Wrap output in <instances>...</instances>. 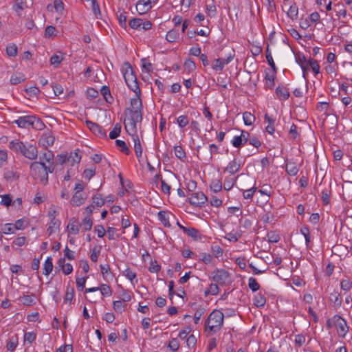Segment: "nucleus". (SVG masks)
Listing matches in <instances>:
<instances>
[{
    "mask_svg": "<svg viewBox=\"0 0 352 352\" xmlns=\"http://www.w3.org/2000/svg\"><path fill=\"white\" fill-rule=\"evenodd\" d=\"M309 65L315 74H318L319 73L320 65L317 60L310 58L309 60Z\"/></svg>",
    "mask_w": 352,
    "mask_h": 352,
    "instance_id": "nucleus-51",
    "label": "nucleus"
},
{
    "mask_svg": "<svg viewBox=\"0 0 352 352\" xmlns=\"http://www.w3.org/2000/svg\"><path fill=\"white\" fill-rule=\"evenodd\" d=\"M329 300L338 307L342 305V300L340 294L338 292L331 293L329 296Z\"/></svg>",
    "mask_w": 352,
    "mask_h": 352,
    "instance_id": "nucleus-26",
    "label": "nucleus"
},
{
    "mask_svg": "<svg viewBox=\"0 0 352 352\" xmlns=\"http://www.w3.org/2000/svg\"><path fill=\"white\" fill-rule=\"evenodd\" d=\"M123 275L125 276L131 282H133V279L136 278V273L133 272L129 267H127L123 272Z\"/></svg>",
    "mask_w": 352,
    "mask_h": 352,
    "instance_id": "nucleus-54",
    "label": "nucleus"
},
{
    "mask_svg": "<svg viewBox=\"0 0 352 352\" xmlns=\"http://www.w3.org/2000/svg\"><path fill=\"white\" fill-rule=\"evenodd\" d=\"M266 59H267V61L268 64L272 68L273 71L274 72H276V65L274 64L273 58H272V56L271 55V53L269 52L268 47H267V50H266Z\"/></svg>",
    "mask_w": 352,
    "mask_h": 352,
    "instance_id": "nucleus-53",
    "label": "nucleus"
},
{
    "mask_svg": "<svg viewBox=\"0 0 352 352\" xmlns=\"http://www.w3.org/2000/svg\"><path fill=\"white\" fill-rule=\"evenodd\" d=\"M188 199L190 205L197 207H202L208 201V197L203 192L192 193Z\"/></svg>",
    "mask_w": 352,
    "mask_h": 352,
    "instance_id": "nucleus-6",
    "label": "nucleus"
},
{
    "mask_svg": "<svg viewBox=\"0 0 352 352\" xmlns=\"http://www.w3.org/2000/svg\"><path fill=\"white\" fill-rule=\"evenodd\" d=\"M334 320L339 336L344 338L349 331V327L346 324V322L342 317L338 315L334 316Z\"/></svg>",
    "mask_w": 352,
    "mask_h": 352,
    "instance_id": "nucleus-7",
    "label": "nucleus"
},
{
    "mask_svg": "<svg viewBox=\"0 0 352 352\" xmlns=\"http://www.w3.org/2000/svg\"><path fill=\"white\" fill-rule=\"evenodd\" d=\"M352 283L349 279L342 280L340 286L342 290L349 291L351 288Z\"/></svg>",
    "mask_w": 352,
    "mask_h": 352,
    "instance_id": "nucleus-64",
    "label": "nucleus"
},
{
    "mask_svg": "<svg viewBox=\"0 0 352 352\" xmlns=\"http://www.w3.org/2000/svg\"><path fill=\"white\" fill-rule=\"evenodd\" d=\"M287 16L292 19V20H296L298 19V8L296 6V3H294L289 8L288 12H287Z\"/></svg>",
    "mask_w": 352,
    "mask_h": 352,
    "instance_id": "nucleus-19",
    "label": "nucleus"
},
{
    "mask_svg": "<svg viewBox=\"0 0 352 352\" xmlns=\"http://www.w3.org/2000/svg\"><path fill=\"white\" fill-rule=\"evenodd\" d=\"M212 280L216 282L218 284L223 285L225 284L229 277L230 274L228 271L221 269V270H217L212 272Z\"/></svg>",
    "mask_w": 352,
    "mask_h": 352,
    "instance_id": "nucleus-8",
    "label": "nucleus"
},
{
    "mask_svg": "<svg viewBox=\"0 0 352 352\" xmlns=\"http://www.w3.org/2000/svg\"><path fill=\"white\" fill-rule=\"evenodd\" d=\"M168 348L173 352H176L179 347V343L177 338H172L168 343Z\"/></svg>",
    "mask_w": 352,
    "mask_h": 352,
    "instance_id": "nucleus-46",
    "label": "nucleus"
},
{
    "mask_svg": "<svg viewBox=\"0 0 352 352\" xmlns=\"http://www.w3.org/2000/svg\"><path fill=\"white\" fill-rule=\"evenodd\" d=\"M54 140H55V138L54 136H52L50 134L49 135L45 134V139H44V142L43 143V145L45 146V147L52 146L54 144Z\"/></svg>",
    "mask_w": 352,
    "mask_h": 352,
    "instance_id": "nucleus-59",
    "label": "nucleus"
},
{
    "mask_svg": "<svg viewBox=\"0 0 352 352\" xmlns=\"http://www.w3.org/2000/svg\"><path fill=\"white\" fill-rule=\"evenodd\" d=\"M331 190L329 189H324L322 192L321 199L323 201L324 205H327L330 201Z\"/></svg>",
    "mask_w": 352,
    "mask_h": 352,
    "instance_id": "nucleus-50",
    "label": "nucleus"
},
{
    "mask_svg": "<svg viewBox=\"0 0 352 352\" xmlns=\"http://www.w3.org/2000/svg\"><path fill=\"white\" fill-rule=\"evenodd\" d=\"M1 204L6 206H10L12 203V197L10 195H1Z\"/></svg>",
    "mask_w": 352,
    "mask_h": 352,
    "instance_id": "nucleus-61",
    "label": "nucleus"
},
{
    "mask_svg": "<svg viewBox=\"0 0 352 352\" xmlns=\"http://www.w3.org/2000/svg\"><path fill=\"white\" fill-rule=\"evenodd\" d=\"M241 163L234 158L232 161L229 162L228 166L224 169V172H228L231 175L237 173L241 168Z\"/></svg>",
    "mask_w": 352,
    "mask_h": 352,
    "instance_id": "nucleus-13",
    "label": "nucleus"
},
{
    "mask_svg": "<svg viewBox=\"0 0 352 352\" xmlns=\"http://www.w3.org/2000/svg\"><path fill=\"white\" fill-rule=\"evenodd\" d=\"M177 124L179 127L184 128L189 123L188 118L186 116H180L177 119Z\"/></svg>",
    "mask_w": 352,
    "mask_h": 352,
    "instance_id": "nucleus-48",
    "label": "nucleus"
},
{
    "mask_svg": "<svg viewBox=\"0 0 352 352\" xmlns=\"http://www.w3.org/2000/svg\"><path fill=\"white\" fill-rule=\"evenodd\" d=\"M245 143V142L240 135L235 136L232 141V145L236 148H240Z\"/></svg>",
    "mask_w": 352,
    "mask_h": 352,
    "instance_id": "nucleus-58",
    "label": "nucleus"
},
{
    "mask_svg": "<svg viewBox=\"0 0 352 352\" xmlns=\"http://www.w3.org/2000/svg\"><path fill=\"white\" fill-rule=\"evenodd\" d=\"M218 150H219V148L216 144H210L209 151L206 150V151H203L201 152L202 160H205L207 162H211L212 160V153H217Z\"/></svg>",
    "mask_w": 352,
    "mask_h": 352,
    "instance_id": "nucleus-12",
    "label": "nucleus"
},
{
    "mask_svg": "<svg viewBox=\"0 0 352 352\" xmlns=\"http://www.w3.org/2000/svg\"><path fill=\"white\" fill-rule=\"evenodd\" d=\"M142 19L134 18L129 21V25L131 28L137 30L142 25Z\"/></svg>",
    "mask_w": 352,
    "mask_h": 352,
    "instance_id": "nucleus-45",
    "label": "nucleus"
},
{
    "mask_svg": "<svg viewBox=\"0 0 352 352\" xmlns=\"http://www.w3.org/2000/svg\"><path fill=\"white\" fill-rule=\"evenodd\" d=\"M19 177V173L13 170H8L4 173V178L9 182L18 180Z\"/></svg>",
    "mask_w": 352,
    "mask_h": 352,
    "instance_id": "nucleus-16",
    "label": "nucleus"
},
{
    "mask_svg": "<svg viewBox=\"0 0 352 352\" xmlns=\"http://www.w3.org/2000/svg\"><path fill=\"white\" fill-rule=\"evenodd\" d=\"M182 230L189 236L196 240L198 237L199 231L193 228H182Z\"/></svg>",
    "mask_w": 352,
    "mask_h": 352,
    "instance_id": "nucleus-32",
    "label": "nucleus"
},
{
    "mask_svg": "<svg viewBox=\"0 0 352 352\" xmlns=\"http://www.w3.org/2000/svg\"><path fill=\"white\" fill-rule=\"evenodd\" d=\"M36 336L34 332H27L24 334V342L32 344L36 340Z\"/></svg>",
    "mask_w": 352,
    "mask_h": 352,
    "instance_id": "nucleus-57",
    "label": "nucleus"
},
{
    "mask_svg": "<svg viewBox=\"0 0 352 352\" xmlns=\"http://www.w3.org/2000/svg\"><path fill=\"white\" fill-rule=\"evenodd\" d=\"M174 151L175 156L181 160H183L186 158V152L184 151V148L181 146H175L174 147Z\"/></svg>",
    "mask_w": 352,
    "mask_h": 352,
    "instance_id": "nucleus-34",
    "label": "nucleus"
},
{
    "mask_svg": "<svg viewBox=\"0 0 352 352\" xmlns=\"http://www.w3.org/2000/svg\"><path fill=\"white\" fill-rule=\"evenodd\" d=\"M219 287L217 285V284L216 283H211L210 285H209V288L208 290L205 291V296H207L209 294H211V295H217L219 292Z\"/></svg>",
    "mask_w": 352,
    "mask_h": 352,
    "instance_id": "nucleus-38",
    "label": "nucleus"
},
{
    "mask_svg": "<svg viewBox=\"0 0 352 352\" xmlns=\"http://www.w3.org/2000/svg\"><path fill=\"white\" fill-rule=\"evenodd\" d=\"M123 76L128 87L135 94V96L130 100L131 107L126 108L125 111L130 113L131 109L137 111L142 109V102L140 98L141 90L140 89L137 76L129 63L125 62L123 65Z\"/></svg>",
    "mask_w": 352,
    "mask_h": 352,
    "instance_id": "nucleus-1",
    "label": "nucleus"
},
{
    "mask_svg": "<svg viewBox=\"0 0 352 352\" xmlns=\"http://www.w3.org/2000/svg\"><path fill=\"white\" fill-rule=\"evenodd\" d=\"M121 132V125L119 123L115 124L113 130L109 133L110 139H116L118 136H120Z\"/></svg>",
    "mask_w": 352,
    "mask_h": 352,
    "instance_id": "nucleus-33",
    "label": "nucleus"
},
{
    "mask_svg": "<svg viewBox=\"0 0 352 352\" xmlns=\"http://www.w3.org/2000/svg\"><path fill=\"white\" fill-rule=\"evenodd\" d=\"M116 144L118 147L120 148V151L122 153H125L126 155H129L130 153V150L124 141L117 140H116Z\"/></svg>",
    "mask_w": 352,
    "mask_h": 352,
    "instance_id": "nucleus-35",
    "label": "nucleus"
},
{
    "mask_svg": "<svg viewBox=\"0 0 352 352\" xmlns=\"http://www.w3.org/2000/svg\"><path fill=\"white\" fill-rule=\"evenodd\" d=\"M80 227V223L78 222V219L75 217H73L70 219L67 228L69 232L74 234H78L79 232Z\"/></svg>",
    "mask_w": 352,
    "mask_h": 352,
    "instance_id": "nucleus-14",
    "label": "nucleus"
},
{
    "mask_svg": "<svg viewBox=\"0 0 352 352\" xmlns=\"http://www.w3.org/2000/svg\"><path fill=\"white\" fill-rule=\"evenodd\" d=\"M69 160H67V163H69L70 166H74V164H78L81 160V155H80V150L77 149L74 152H72L69 155H67Z\"/></svg>",
    "mask_w": 352,
    "mask_h": 352,
    "instance_id": "nucleus-15",
    "label": "nucleus"
},
{
    "mask_svg": "<svg viewBox=\"0 0 352 352\" xmlns=\"http://www.w3.org/2000/svg\"><path fill=\"white\" fill-rule=\"evenodd\" d=\"M93 221L92 218L89 216H86L80 223V226H82L84 231L90 230L92 228Z\"/></svg>",
    "mask_w": 352,
    "mask_h": 352,
    "instance_id": "nucleus-21",
    "label": "nucleus"
},
{
    "mask_svg": "<svg viewBox=\"0 0 352 352\" xmlns=\"http://www.w3.org/2000/svg\"><path fill=\"white\" fill-rule=\"evenodd\" d=\"M142 121V113L141 111H137L131 109L130 113H128V117L124 122V125L127 133L133 138L134 144V151L135 155L140 161V158L142 155V148L140 140L137 135V124H141Z\"/></svg>",
    "mask_w": 352,
    "mask_h": 352,
    "instance_id": "nucleus-2",
    "label": "nucleus"
},
{
    "mask_svg": "<svg viewBox=\"0 0 352 352\" xmlns=\"http://www.w3.org/2000/svg\"><path fill=\"white\" fill-rule=\"evenodd\" d=\"M248 286L250 289L254 292L258 291L260 288V285L258 284L257 280L253 277L249 278Z\"/></svg>",
    "mask_w": 352,
    "mask_h": 352,
    "instance_id": "nucleus-40",
    "label": "nucleus"
},
{
    "mask_svg": "<svg viewBox=\"0 0 352 352\" xmlns=\"http://www.w3.org/2000/svg\"><path fill=\"white\" fill-rule=\"evenodd\" d=\"M210 187L213 192H218L222 189V184L219 179L214 180L212 182Z\"/></svg>",
    "mask_w": 352,
    "mask_h": 352,
    "instance_id": "nucleus-43",
    "label": "nucleus"
},
{
    "mask_svg": "<svg viewBox=\"0 0 352 352\" xmlns=\"http://www.w3.org/2000/svg\"><path fill=\"white\" fill-rule=\"evenodd\" d=\"M117 17L119 21L120 25L123 28H126V15L124 11H119L117 13Z\"/></svg>",
    "mask_w": 352,
    "mask_h": 352,
    "instance_id": "nucleus-29",
    "label": "nucleus"
},
{
    "mask_svg": "<svg viewBox=\"0 0 352 352\" xmlns=\"http://www.w3.org/2000/svg\"><path fill=\"white\" fill-rule=\"evenodd\" d=\"M297 129V126L295 124H292L289 131V138L294 140L298 137Z\"/></svg>",
    "mask_w": 352,
    "mask_h": 352,
    "instance_id": "nucleus-62",
    "label": "nucleus"
},
{
    "mask_svg": "<svg viewBox=\"0 0 352 352\" xmlns=\"http://www.w3.org/2000/svg\"><path fill=\"white\" fill-rule=\"evenodd\" d=\"M178 36H179L178 31L173 29L167 32V34L166 35V39L170 43H173L177 40Z\"/></svg>",
    "mask_w": 352,
    "mask_h": 352,
    "instance_id": "nucleus-25",
    "label": "nucleus"
},
{
    "mask_svg": "<svg viewBox=\"0 0 352 352\" xmlns=\"http://www.w3.org/2000/svg\"><path fill=\"white\" fill-rule=\"evenodd\" d=\"M34 116H25L19 118L14 122L16 123L19 127L29 128L32 126Z\"/></svg>",
    "mask_w": 352,
    "mask_h": 352,
    "instance_id": "nucleus-10",
    "label": "nucleus"
},
{
    "mask_svg": "<svg viewBox=\"0 0 352 352\" xmlns=\"http://www.w3.org/2000/svg\"><path fill=\"white\" fill-rule=\"evenodd\" d=\"M286 171L292 176L296 175L298 172V168L294 162H288L286 164Z\"/></svg>",
    "mask_w": 352,
    "mask_h": 352,
    "instance_id": "nucleus-23",
    "label": "nucleus"
},
{
    "mask_svg": "<svg viewBox=\"0 0 352 352\" xmlns=\"http://www.w3.org/2000/svg\"><path fill=\"white\" fill-rule=\"evenodd\" d=\"M92 202L94 206L100 207L104 204L105 200L102 197L101 195H96L92 197Z\"/></svg>",
    "mask_w": 352,
    "mask_h": 352,
    "instance_id": "nucleus-37",
    "label": "nucleus"
},
{
    "mask_svg": "<svg viewBox=\"0 0 352 352\" xmlns=\"http://www.w3.org/2000/svg\"><path fill=\"white\" fill-rule=\"evenodd\" d=\"M151 8V0H139L136 3V9L140 14L147 12Z\"/></svg>",
    "mask_w": 352,
    "mask_h": 352,
    "instance_id": "nucleus-11",
    "label": "nucleus"
},
{
    "mask_svg": "<svg viewBox=\"0 0 352 352\" xmlns=\"http://www.w3.org/2000/svg\"><path fill=\"white\" fill-rule=\"evenodd\" d=\"M100 93L108 103H111V101L109 99L113 100V97L111 95L109 87L103 86L100 89Z\"/></svg>",
    "mask_w": 352,
    "mask_h": 352,
    "instance_id": "nucleus-28",
    "label": "nucleus"
},
{
    "mask_svg": "<svg viewBox=\"0 0 352 352\" xmlns=\"http://www.w3.org/2000/svg\"><path fill=\"white\" fill-rule=\"evenodd\" d=\"M6 53L9 56H15L17 54V47L15 44H11L6 47Z\"/></svg>",
    "mask_w": 352,
    "mask_h": 352,
    "instance_id": "nucleus-52",
    "label": "nucleus"
},
{
    "mask_svg": "<svg viewBox=\"0 0 352 352\" xmlns=\"http://www.w3.org/2000/svg\"><path fill=\"white\" fill-rule=\"evenodd\" d=\"M32 127L36 130H42L44 129L45 124L40 118L34 116Z\"/></svg>",
    "mask_w": 352,
    "mask_h": 352,
    "instance_id": "nucleus-36",
    "label": "nucleus"
},
{
    "mask_svg": "<svg viewBox=\"0 0 352 352\" xmlns=\"http://www.w3.org/2000/svg\"><path fill=\"white\" fill-rule=\"evenodd\" d=\"M85 124L89 130L100 138H107V133L102 126L90 120H86Z\"/></svg>",
    "mask_w": 352,
    "mask_h": 352,
    "instance_id": "nucleus-9",
    "label": "nucleus"
},
{
    "mask_svg": "<svg viewBox=\"0 0 352 352\" xmlns=\"http://www.w3.org/2000/svg\"><path fill=\"white\" fill-rule=\"evenodd\" d=\"M52 270H53L52 258L51 257H47L44 263L43 274L45 275H49L52 272Z\"/></svg>",
    "mask_w": 352,
    "mask_h": 352,
    "instance_id": "nucleus-24",
    "label": "nucleus"
},
{
    "mask_svg": "<svg viewBox=\"0 0 352 352\" xmlns=\"http://www.w3.org/2000/svg\"><path fill=\"white\" fill-rule=\"evenodd\" d=\"M158 219L161 221L162 224L166 227H170V224L168 220V217L167 216V214L164 211H160L158 212Z\"/></svg>",
    "mask_w": 352,
    "mask_h": 352,
    "instance_id": "nucleus-31",
    "label": "nucleus"
},
{
    "mask_svg": "<svg viewBox=\"0 0 352 352\" xmlns=\"http://www.w3.org/2000/svg\"><path fill=\"white\" fill-rule=\"evenodd\" d=\"M116 229L113 227H109L107 230V236L109 240H113L120 236L119 234H115Z\"/></svg>",
    "mask_w": 352,
    "mask_h": 352,
    "instance_id": "nucleus-60",
    "label": "nucleus"
},
{
    "mask_svg": "<svg viewBox=\"0 0 352 352\" xmlns=\"http://www.w3.org/2000/svg\"><path fill=\"white\" fill-rule=\"evenodd\" d=\"M212 67L215 71H222L224 67L223 58L215 59Z\"/></svg>",
    "mask_w": 352,
    "mask_h": 352,
    "instance_id": "nucleus-41",
    "label": "nucleus"
},
{
    "mask_svg": "<svg viewBox=\"0 0 352 352\" xmlns=\"http://www.w3.org/2000/svg\"><path fill=\"white\" fill-rule=\"evenodd\" d=\"M72 204L73 206H79L85 202V198L81 193H75L72 198Z\"/></svg>",
    "mask_w": 352,
    "mask_h": 352,
    "instance_id": "nucleus-20",
    "label": "nucleus"
},
{
    "mask_svg": "<svg viewBox=\"0 0 352 352\" xmlns=\"http://www.w3.org/2000/svg\"><path fill=\"white\" fill-rule=\"evenodd\" d=\"M100 247L95 245L91 250L90 258L93 262H97L98 256L100 254Z\"/></svg>",
    "mask_w": 352,
    "mask_h": 352,
    "instance_id": "nucleus-39",
    "label": "nucleus"
},
{
    "mask_svg": "<svg viewBox=\"0 0 352 352\" xmlns=\"http://www.w3.org/2000/svg\"><path fill=\"white\" fill-rule=\"evenodd\" d=\"M74 296V289L73 287H67L66 289V293L65 296L64 300L65 302L69 301V302H72V299Z\"/></svg>",
    "mask_w": 352,
    "mask_h": 352,
    "instance_id": "nucleus-44",
    "label": "nucleus"
},
{
    "mask_svg": "<svg viewBox=\"0 0 352 352\" xmlns=\"http://www.w3.org/2000/svg\"><path fill=\"white\" fill-rule=\"evenodd\" d=\"M276 94L280 100H286L289 97V92L285 87L280 86L277 87L276 89Z\"/></svg>",
    "mask_w": 352,
    "mask_h": 352,
    "instance_id": "nucleus-17",
    "label": "nucleus"
},
{
    "mask_svg": "<svg viewBox=\"0 0 352 352\" xmlns=\"http://www.w3.org/2000/svg\"><path fill=\"white\" fill-rule=\"evenodd\" d=\"M54 160V154L51 151H48L43 153L41 156H40V161L43 162V160L46 161L47 162H50Z\"/></svg>",
    "mask_w": 352,
    "mask_h": 352,
    "instance_id": "nucleus-49",
    "label": "nucleus"
},
{
    "mask_svg": "<svg viewBox=\"0 0 352 352\" xmlns=\"http://www.w3.org/2000/svg\"><path fill=\"white\" fill-rule=\"evenodd\" d=\"M63 60V57H60V56H58L57 54H54L50 58V63H51V65H54L55 67H57Z\"/></svg>",
    "mask_w": 352,
    "mask_h": 352,
    "instance_id": "nucleus-56",
    "label": "nucleus"
},
{
    "mask_svg": "<svg viewBox=\"0 0 352 352\" xmlns=\"http://www.w3.org/2000/svg\"><path fill=\"white\" fill-rule=\"evenodd\" d=\"M266 303L265 296L261 293H258L254 297V305L257 307H263Z\"/></svg>",
    "mask_w": 352,
    "mask_h": 352,
    "instance_id": "nucleus-18",
    "label": "nucleus"
},
{
    "mask_svg": "<svg viewBox=\"0 0 352 352\" xmlns=\"http://www.w3.org/2000/svg\"><path fill=\"white\" fill-rule=\"evenodd\" d=\"M256 188L253 186L252 188L243 191V195L245 199H252L254 193L256 192Z\"/></svg>",
    "mask_w": 352,
    "mask_h": 352,
    "instance_id": "nucleus-63",
    "label": "nucleus"
},
{
    "mask_svg": "<svg viewBox=\"0 0 352 352\" xmlns=\"http://www.w3.org/2000/svg\"><path fill=\"white\" fill-rule=\"evenodd\" d=\"M184 66L188 69V72H192L196 69L195 62L190 58H188L185 60Z\"/></svg>",
    "mask_w": 352,
    "mask_h": 352,
    "instance_id": "nucleus-47",
    "label": "nucleus"
},
{
    "mask_svg": "<svg viewBox=\"0 0 352 352\" xmlns=\"http://www.w3.org/2000/svg\"><path fill=\"white\" fill-rule=\"evenodd\" d=\"M25 80V75L22 73L13 74L10 78V82L12 85H17Z\"/></svg>",
    "mask_w": 352,
    "mask_h": 352,
    "instance_id": "nucleus-22",
    "label": "nucleus"
},
{
    "mask_svg": "<svg viewBox=\"0 0 352 352\" xmlns=\"http://www.w3.org/2000/svg\"><path fill=\"white\" fill-rule=\"evenodd\" d=\"M300 232L305 236L306 244L308 245L309 243L310 242V233L309 228L306 226L302 227L300 229Z\"/></svg>",
    "mask_w": 352,
    "mask_h": 352,
    "instance_id": "nucleus-55",
    "label": "nucleus"
},
{
    "mask_svg": "<svg viewBox=\"0 0 352 352\" xmlns=\"http://www.w3.org/2000/svg\"><path fill=\"white\" fill-rule=\"evenodd\" d=\"M30 175L35 179L46 185L48 183V175L44 169V162L34 161L30 166Z\"/></svg>",
    "mask_w": 352,
    "mask_h": 352,
    "instance_id": "nucleus-5",
    "label": "nucleus"
},
{
    "mask_svg": "<svg viewBox=\"0 0 352 352\" xmlns=\"http://www.w3.org/2000/svg\"><path fill=\"white\" fill-rule=\"evenodd\" d=\"M101 294L103 296H110L112 294V289L110 286L106 284H102L100 287Z\"/></svg>",
    "mask_w": 352,
    "mask_h": 352,
    "instance_id": "nucleus-42",
    "label": "nucleus"
},
{
    "mask_svg": "<svg viewBox=\"0 0 352 352\" xmlns=\"http://www.w3.org/2000/svg\"><path fill=\"white\" fill-rule=\"evenodd\" d=\"M243 121L245 125L250 126L255 121L254 115L252 114L250 112H245L243 115Z\"/></svg>",
    "mask_w": 352,
    "mask_h": 352,
    "instance_id": "nucleus-27",
    "label": "nucleus"
},
{
    "mask_svg": "<svg viewBox=\"0 0 352 352\" xmlns=\"http://www.w3.org/2000/svg\"><path fill=\"white\" fill-rule=\"evenodd\" d=\"M223 314L217 309L213 310L205 322L206 329L216 333L219 331L223 324Z\"/></svg>",
    "mask_w": 352,
    "mask_h": 352,
    "instance_id": "nucleus-4",
    "label": "nucleus"
},
{
    "mask_svg": "<svg viewBox=\"0 0 352 352\" xmlns=\"http://www.w3.org/2000/svg\"><path fill=\"white\" fill-rule=\"evenodd\" d=\"M9 148L14 153L21 154L30 160H36L38 157V151L35 144L14 140L10 142Z\"/></svg>",
    "mask_w": 352,
    "mask_h": 352,
    "instance_id": "nucleus-3",
    "label": "nucleus"
},
{
    "mask_svg": "<svg viewBox=\"0 0 352 352\" xmlns=\"http://www.w3.org/2000/svg\"><path fill=\"white\" fill-rule=\"evenodd\" d=\"M113 307L116 312L122 313L125 309L126 304H124L122 300H116L113 301Z\"/></svg>",
    "mask_w": 352,
    "mask_h": 352,
    "instance_id": "nucleus-30",
    "label": "nucleus"
}]
</instances>
